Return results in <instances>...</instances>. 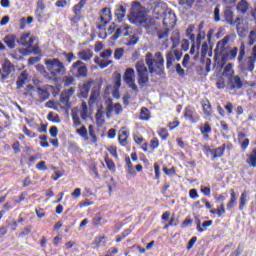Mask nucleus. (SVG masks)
I'll list each match as a JSON object with an SVG mask.
<instances>
[{
	"label": "nucleus",
	"mask_w": 256,
	"mask_h": 256,
	"mask_svg": "<svg viewBox=\"0 0 256 256\" xmlns=\"http://www.w3.org/2000/svg\"><path fill=\"white\" fill-rule=\"evenodd\" d=\"M80 117L83 119V121H87V117H89V108L87 107V102L85 101H82L81 104Z\"/></svg>",
	"instance_id": "cd10ccee"
},
{
	"label": "nucleus",
	"mask_w": 256,
	"mask_h": 256,
	"mask_svg": "<svg viewBox=\"0 0 256 256\" xmlns=\"http://www.w3.org/2000/svg\"><path fill=\"white\" fill-rule=\"evenodd\" d=\"M45 0H38L36 3L35 15L37 19H43V11H45Z\"/></svg>",
	"instance_id": "4be33fe9"
},
{
	"label": "nucleus",
	"mask_w": 256,
	"mask_h": 256,
	"mask_svg": "<svg viewBox=\"0 0 256 256\" xmlns=\"http://www.w3.org/2000/svg\"><path fill=\"white\" fill-rule=\"evenodd\" d=\"M158 135L161 137V139H163L165 141L167 139V137H169V132L167 131V129L161 128L158 131Z\"/></svg>",
	"instance_id": "6e6d98bb"
},
{
	"label": "nucleus",
	"mask_w": 256,
	"mask_h": 256,
	"mask_svg": "<svg viewBox=\"0 0 256 256\" xmlns=\"http://www.w3.org/2000/svg\"><path fill=\"white\" fill-rule=\"evenodd\" d=\"M234 25H236L237 33L240 37H245V35H247V30L240 25L239 21L238 24Z\"/></svg>",
	"instance_id": "a18cd8bd"
},
{
	"label": "nucleus",
	"mask_w": 256,
	"mask_h": 256,
	"mask_svg": "<svg viewBox=\"0 0 256 256\" xmlns=\"http://www.w3.org/2000/svg\"><path fill=\"white\" fill-rule=\"evenodd\" d=\"M237 53H239V48L237 47H234L232 49H226L224 52L221 53L222 61L224 63H227V61H233V59H236Z\"/></svg>",
	"instance_id": "4468645a"
},
{
	"label": "nucleus",
	"mask_w": 256,
	"mask_h": 256,
	"mask_svg": "<svg viewBox=\"0 0 256 256\" xmlns=\"http://www.w3.org/2000/svg\"><path fill=\"white\" fill-rule=\"evenodd\" d=\"M201 133H202L203 135H205V134H207V133H211V126L209 125V122H206V123L204 124V127L201 128Z\"/></svg>",
	"instance_id": "e2e57ef3"
},
{
	"label": "nucleus",
	"mask_w": 256,
	"mask_h": 256,
	"mask_svg": "<svg viewBox=\"0 0 256 256\" xmlns=\"http://www.w3.org/2000/svg\"><path fill=\"white\" fill-rule=\"evenodd\" d=\"M75 83V78L73 76H66L64 78V87H69Z\"/></svg>",
	"instance_id": "864d4df0"
},
{
	"label": "nucleus",
	"mask_w": 256,
	"mask_h": 256,
	"mask_svg": "<svg viewBox=\"0 0 256 256\" xmlns=\"http://www.w3.org/2000/svg\"><path fill=\"white\" fill-rule=\"evenodd\" d=\"M175 23H177V16H175V12L172 10H166L163 18L164 27L173 29L175 27Z\"/></svg>",
	"instance_id": "f8f14e48"
},
{
	"label": "nucleus",
	"mask_w": 256,
	"mask_h": 256,
	"mask_svg": "<svg viewBox=\"0 0 256 256\" xmlns=\"http://www.w3.org/2000/svg\"><path fill=\"white\" fill-rule=\"evenodd\" d=\"M246 203H247V194L243 192L240 197V206H239L240 211H243V207H245Z\"/></svg>",
	"instance_id": "3c124183"
},
{
	"label": "nucleus",
	"mask_w": 256,
	"mask_h": 256,
	"mask_svg": "<svg viewBox=\"0 0 256 256\" xmlns=\"http://www.w3.org/2000/svg\"><path fill=\"white\" fill-rule=\"evenodd\" d=\"M75 94V87H71L70 89L62 92L60 96V105H62L63 109H69L71 107V102L69 100Z\"/></svg>",
	"instance_id": "9b49d317"
},
{
	"label": "nucleus",
	"mask_w": 256,
	"mask_h": 256,
	"mask_svg": "<svg viewBox=\"0 0 256 256\" xmlns=\"http://www.w3.org/2000/svg\"><path fill=\"white\" fill-rule=\"evenodd\" d=\"M129 19L134 25H143L145 23V10L141 8V4L135 3L131 8Z\"/></svg>",
	"instance_id": "20e7f679"
},
{
	"label": "nucleus",
	"mask_w": 256,
	"mask_h": 256,
	"mask_svg": "<svg viewBox=\"0 0 256 256\" xmlns=\"http://www.w3.org/2000/svg\"><path fill=\"white\" fill-rule=\"evenodd\" d=\"M135 68L138 75V84L141 87H145L149 83V68H147L143 60L138 61Z\"/></svg>",
	"instance_id": "7ed1b4c3"
},
{
	"label": "nucleus",
	"mask_w": 256,
	"mask_h": 256,
	"mask_svg": "<svg viewBox=\"0 0 256 256\" xmlns=\"http://www.w3.org/2000/svg\"><path fill=\"white\" fill-rule=\"evenodd\" d=\"M3 41L9 49H15V43H17V36L15 34H8L4 37Z\"/></svg>",
	"instance_id": "412c9836"
},
{
	"label": "nucleus",
	"mask_w": 256,
	"mask_h": 256,
	"mask_svg": "<svg viewBox=\"0 0 256 256\" xmlns=\"http://www.w3.org/2000/svg\"><path fill=\"white\" fill-rule=\"evenodd\" d=\"M17 43L23 47H33L35 37L31 36V33L22 34L20 39L17 40Z\"/></svg>",
	"instance_id": "2eb2a0df"
},
{
	"label": "nucleus",
	"mask_w": 256,
	"mask_h": 256,
	"mask_svg": "<svg viewBox=\"0 0 256 256\" xmlns=\"http://www.w3.org/2000/svg\"><path fill=\"white\" fill-rule=\"evenodd\" d=\"M119 143L122 145V147H125L127 145V132L123 131L119 134Z\"/></svg>",
	"instance_id": "ea45409f"
},
{
	"label": "nucleus",
	"mask_w": 256,
	"mask_h": 256,
	"mask_svg": "<svg viewBox=\"0 0 256 256\" xmlns=\"http://www.w3.org/2000/svg\"><path fill=\"white\" fill-rule=\"evenodd\" d=\"M139 40V38H137V35H135V31H133V34L130 35V40L127 42L126 45H135L137 43V41Z\"/></svg>",
	"instance_id": "4d7b16f0"
},
{
	"label": "nucleus",
	"mask_w": 256,
	"mask_h": 256,
	"mask_svg": "<svg viewBox=\"0 0 256 256\" xmlns=\"http://www.w3.org/2000/svg\"><path fill=\"white\" fill-rule=\"evenodd\" d=\"M76 133L80 135V137H83V139H89V136H87V128L85 126H82L81 128L77 129Z\"/></svg>",
	"instance_id": "79ce46f5"
},
{
	"label": "nucleus",
	"mask_w": 256,
	"mask_h": 256,
	"mask_svg": "<svg viewBox=\"0 0 256 256\" xmlns=\"http://www.w3.org/2000/svg\"><path fill=\"white\" fill-rule=\"evenodd\" d=\"M150 117H151V114H149V109L142 107L140 112V119L142 121H149Z\"/></svg>",
	"instance_id": "c9c22d12"
},
{
	"label": "nucleus",
	"mask_w": 256,
	"mask_h": 256,
	"mask_svg": "<svg viewBox=\"0 0 256 256\" xmlns=\"http://www.w3.org/2000/svg\"><path fill=\"white\" fill-rule=\"evenodd\" d=\"M133 31H135V29H133V27L130 25L122 24L116 29L114 35L112 36V40L117 41L119 37H127L129 35H133Z\"/></svg>",
	"instance_id": "1a4fd4ad"
},
{
	"label": "nucleus",
	"mask_w": 256,
	"mask_h": 256,
	"mask_svg": "<svg viewBox=\"0 0 256 256\" xmlns=\"http://www.w3.org/2000/svg\"><path fill=\"white\" fill-rule=\"evenodd\" d=\"M229 41H231V35L225 36L222 40L217 42L216 49L220 54L224 53L229 49Z\"/></svg>",
	"instance_id": "f3484780"
},
{
	"label": "nucleus",
	"mask_w": 256,
	"mask_h": 256,
	"mask_svg": "<svg viewBox=\"0 0 256 256\" xmlns=\"http://www.w3.org/2000/svg\"><path fill=\"white\" fill-rule=\"evenodd\" d=\"M238 63L245 59V43H241L239 47V54H238Z\"/></svg>",
	"instance_id": "58836bf2"
},
{
	"label": "nucleus",
	"mask_w": 256,
	"mask_h": 256,
	"mask_svg": "<svg viewBox=\"0 0 256 256\" xmlns=\"http://www.w3.org/2000/svg\"><path fill=\"white\" fill-rule=\"evenodd\" d=\"M236 9L238 13H242V15H245V13L249 11V2H247V0H241L240 2H238Z\"/></svg>",
	"instance_id": "b1692460"
},
{
	"label": "nucleus",
	"mask_w": 256,
	"mask_h": 256,
	"mask_svg": "<svg viewBox=\"0 0 256 256\" xmlns=\"http://www.w3.org/2000/svg\"><path fill=\"white\" fill-rule=\"evenodd\" d=\"M78 57L81 61L89 62L93 59V50L85 49L78 52Z\"/></svg>",
	"instance_id": "aec40b11"
},
{
	"label": "nucleus",
	"mask_w": 256,
	"mask_h": 256,
	"mask_svg": "<svg viewBox=\"0 0 256 256\" xmlns=\"http://www.w3.org/2000/svg\"><path fill=\"white\" fill-rule=\"evenodd\" d=\"M124 53H125V50L123 48H117L114 51V59L119 61V59H121V57H123Z\"/></svg>",
	"instance_id": "8fccbe9b"
},
{
	"label": "nucleus",
	"mask_w": 256,
	"mask_h": 256,
	"mask_svg": "<svg viewBox=\"0 0 256 256\" xmlns=\"http://www.w3.org/2000/svg\"><path fill=\"white\" fill-rule=\"evenodd\" d=\"M105 239V236L96 237L94 239L93 245L96 247H101V243H103V240Z\"/></svg>",
	"instance_id": "69168bd1"
},
{
	"label": "nucleus",
	"mask_w": 256,
	"mask_h": 256,
	"mask_svg": "<svg viewBox=\"0 0 256 256\" xmlns=\"http://www.w3.org/2000/svg\"><path fill=\"white\" fill-rule=\"evenodd\" d=\"M127 12V10L122 6H118V8L115 11V15L118 19H123L125 17V13Z\"/></svg>",
	"instance_id": "e433bc0d"
},
{
	"label": "nucleus",
	"mask_w": 256,
	"mask_h": 256,
	"mask_svg": "<svg viewBox=\"0 0 256 256\" xmlns=\"http://www.w3.org/2000/svg\"><path fill=\"white\" fill-rule=\"evenodd\" d=\"M125 162H126V165H127L128 173H130V174L135 173V169L133 168V163H131V158L126 157Z\"/></svg>",
	"instance_id": "603ef678"
},
{
	"label": "nucleus",
	"mask_w": 256,
	"mask_h": 256,
	"mask_svg": "<svg viewBox=\"0 0 256 256\" xmlns=\"http://www.w3.org/2000/svg\"><path fill=\"white\" fill-rule=\"evenodd\" d=\"M224 75H225V77H232L233 76V64H227L225 66Z\"/></svg>",
	"instance_id": "37998d69"
},
{
	"label": "nucleus",
	"mask_w": 256,
	"mask_h": 256,
	"mask_svg": "<svg viewBox=\"0 0 256 256\" xmlns=\"http://www.w3.org/2000/svg\"><path fill=\"white\" fill-rule=\"evenodd\" d=\"M145 63L150 75H162L165 69V58H163L161 52H156L154 58L153 53L147 52L145 55Z\"/></svg>",
	"instance_id": "f257e3e1"
},
{
	"label": "nucleus",
	"mask_w": 256,
	"mask_h": 256,
	"mask_svg": "<svg viewBox=\"0 0 256 256\" xmlns=\"http://www.w3.org/2000/svg\"><path fill=\"white\" fill-rule=\"evenodd\" d=\"M173 63H175V54L173 51H169L166 54V67L167 69H171L173 67Z\"/></svg>",
	"instance_id": "c85d7f7f"
},
{
	"label": "nucleus",
	"mask_w": 256,
	"mask_h": 256,
	"mask_svg": "<svg viewBox=\"0 0 256 256\" xmlns=\"http://www.w3.org/2000/svg\"><path fill=\"white\" fill-rule=\"evenodd\" d=\"M91 85H93V82L91 81L86 82L82 85V87L80 88V93L78 94L79 99H87L89 97Z\"/></svg>",
	"instance_id": "a211bd4d"
},
{
	"label": "nucleus",
	"mask_w": 256,
	"mask_h": 256,
	"mask_svg": "<svg viewBox=\"0 0 256 256\" xmlns=\"http://www.w3.org/2000/svg\"><path fill=\"white\" fill-rule=\"evenodd\" d=\"M69 73L74 77H87L89 75V69H87L85 62L77 60L71 65Z\"/></svg>",
	"instance_id": "423d86ee"
},
{
	"label": "nucleus",
	"mask_w": 256,
	"mask_h": 256,
	"mask_svg": "<svg viewBox=\"0 0 256 256\" xmlns=\"http://www.w3.org/2000/svg\"><path fill=\"white\" fill-rule=\"evenodd\" d=\"M123 79L132 91H139V88L135 85V70L133 68L126 69Z\"/></svg>",
	"instance_id": "9d476101"
},
{
	"label": "nucleus",
	"mask_w": 256,
	"mask_h": 256,
	"mask_svg": "<svg viewBox=\"0 0 256 256\" xmlns=\"http://www.w3.org/2000/svg\"><path fill=\"white\" fill-rule=\"evenodd\" d=\"M203 111L204 115L207 117H211L212 109H211V104H203Z\"/></svg>",
	"instance_id": "5fc2aeb1"
},
{
	"label": "nucleus",
	"mask_w": 256,
	"mask_h": 256,
	"mask_svg": "<svg viewBox=\"0 0 256 256\" xmlns=\"http://www.w3.org/2000/svg\"><path fill=\"white\" fill-rule=\"evenodd\" d=\"M20 23H21L20 29H25V23H27L28 25H31V23H33V17L29 16L27 19L21 18Z\"/></svg>",
	"instance_id": "49530a36"
},
{
	"label": "nucleus",
	"mask_w": 256,
	"mask_h": 256,
	"mask_svg": "<svg viewBox=\"0 0 256 256\" xmlns=\"http://www.w3.org/2000/svg\"><path fill=\"white\" fill-rule=\"evenodd\" d=\"M47 119L48 121H52V123H61V118H59V115L54 112H49Z\"/></svg>",
	"instance_id": "4c0bfd02"
},
{
	"label": "nucleus",
	"mask_w": 256,
	"mask_h": 256,
	"mask_svg": "<svg viewBox=\"0 0 256 256\" xmlns=\"http://www.w3.org/2000/svg\"><path fill=\"white\" fill-rule=\"evenodd\" d=\"M63 56L65 57L67 63L71 64L73 61H75L76 57L75 54L69 52H63Z\"/></svg>",
	"instance_id": "de8ad7c7"
},
{
	"label": "nucleus",
	"mask_w": 256,
	"mask_h": 256,
	"mask_svg": "<svg viewBox=\"0 0 256 256\" xmlns=\"http://www.w3.org/2000/svg\"><path fill=\"white\" fill-rule=\"evenodd\" d=\"M170 31H171V28H167V26H165L164 28L159 27L156 32V36L160 41L165 39V41L162 44V47L164 49H167V47H169V44H168L169 40L167 38L169 37Z\"/></svg>",
	"instance_id": "ddd939ff"
},
{
	"label": "nucleus",
	"mask_w": 256,
	"mask_h": 256,
	"mask_svg": "<svg viewBox=\"0 0 256 256\" xmlns=\"http://www.w3.org/2000/svg\"><path fill=\"white\" fill-rule=\"evenodd\" d=\"M36 70L38 71V73L43 75V77H45V79H47L48 81H53L55 79L53 78V76L49 75V72H47L45 66H43L42 64H37Z\"/></svg>",
	"instance_id": "393cba45"
},
{
	"label": "nucleus",
	"mask_w": 256,
	"mask_h": 256,
	"mask_svg": "<svg viewBox=\"0 0 256 256\" xmlns=\"http://www.w3.org/2000/svg\"><path fill=\"white\" fill-rule=\"evenodd\" d=\"M256 42V32L255 30L250 31L249 34V45H254Z\"/></svg>",
	"instance_id": "052dcab7"
},
{
	"label": "nucleus",
	"mask_w": 256,
	"mask_h": 256,
	"mask_svg": "<svg viewBox=\"0 0 256 256\" xmlns=\"http://www.w3.org/2000/svg\"><path fill=\"white\" fill-rule=\"evenodd\" d=\"M111 9L104 8L102 9V12L100 13V17L97 21V29L100 31H105V27H107L108 23H111Z\"/></svg>",
	"instance_id": "0eeeda50"
},
{
	"label": "nucleus",
	"mask_w": 256,
	"mask_h": 256,
	"mask_svg": "<svg viewBox=\"0 0 256 256\" xmlns=\"http://www.w3.org/2000/svg\"><path fill=\"white\" fill-rule=\"evenodd\" d=\"M94 63L96 64V65H98V67H100V69H107V66L108 65H111V64H113V60H108V59H100L99 58V56H96L95 58H94Z\"/></svg>",
	"instance_id": "5701e85b"
},
{
	"label": "nucleus",
	"mask_w": 256,
	"mask_h": 256,
	"mask_svg": "<svg viewBox=\"0 0 256 256\" xmlns=\"http://www.w3.org/2000/svg\"><path fill=\"white\" fill-rule=\"evenodd\" d=\"M105 163L109 171H113L115 169V162H113V160L106 158Z\"/></svg>",
	"instance_id": "bf43d9fd"
},
{
	"label": "nucleus",
	"mask_w": 256,
	"mask_h": 256,
	"mask_svg": "<svg viewBox=\"0 0 256 256\" xmlns=\"http://www.w3.org/2000/svg\"><path fill=\"white\" fill-rule=\"evenodd\" d=\"M200 191L203 193V195H205V197H209V195H211V188L207 186H201Z\"/></svg>",
	"instance_id": "680f3d73"
},
{
	"label": "nucleus",
	"mask_w": 256,
	"mask_h": 256,
	"mask_svg": "<svg viewBox=\"0 0 256 256\" xmlns=\"http://www.w3.org/2000/svg\"><path fill=\"white\" fill-rule=\"evenodd\" d=\"M28 76L29 75L27 74L26 71H24L20 74V76L18 77L17 82H16L17 89H21V87H23V85H25V82L27 81Z\"/></svg>",
	"instance_id": "bb28decb"
},
{
	"label": "nucleus",
	"mask_w": 256,
	"mask_h": 256,
	"mask_svg": "<svg viewBox=\"0 0 256 256\" xmlns=\"http://www.w3.org/2000/svg\"><path fill=\"white\" fill-rule=\"evenodd\" d=\"M2 71L6 73V75H11V73L15 71V66H13V63H11V61L6 60L2 64Z\"/></svg>",
	"instance_id": "a878e982"
},
{
	"label": "nucleus",
	"mask_w": 256,
	"mask_h": 256,
	"mask_svg": "<svg viewBox=\"0 0 256 256\" xmlns=\"http://www.w3.org/2000/svg\"><path fill=\"white\" fill-rule=\"evenodd\" d=\"M111 55H113V50H111L110 48L100 53V57L102 59H107V60L111 57Z\"/></svg>",
	"instance_id": "09e8293b"
},
{
	"label": "nucleus",
	"mask_w": 256,
	"mask_h": 256,
	"mask_svg": "<svg viewBox=\"0 0 256 256\" xmlns=\"http://www.w3.org/2000/svg\"><path fill=\"white\" fill-rule=\"evenodd\" d=\"M184 117H185V119H188V121H190V123L197 122V120H195V117H193V110L191 109V107H187L185 109Z\"/></svg>",
	"instance_id": "72a5a7b5"
},
{
	"label": "nucleus",
	"mask_w": 256,
	"mask_h": 256,
	"mask_svg": "<svg viewBox=\"0 0 256 256\" xmlns=\"http://www.w3.org/2000/svg\"><path fill=\"white\" fill-rule=\"evenodd\" d=\"M145 28L148 35H152L153 37L157 35V31L159 30V26H157L156 24H146Z\"/></svg>",
	"instance_id": "c756f323"
},
{
	"label": "nucleus",
	"mask_w": 256,
	"mask_h": 256,
	"mask_svg": "<svg viewBox=\"0 0 256 256\" xmlns=\"http://www.w3.org/2000/svg\"><path fill=\"white\" fill-rule=\"evenodd\" d=\"M228 86L231 91L241 89L243 87V81H241V77H239V75L230 76Z\"/></svg>",
	"instance_id": "dca6fc26"
},
{
	"label": "nucleus",
	"mask_w": 256,
	"mask_h": 256,
	"mask_svg": "<svg viewBox=\"0 0 256 256\" xmlns=\"http://www.w3.org/2000/svg\"><path fill=\"white\" fill-rule=\"evenodd\" d=\"M114 83H115V88L116 89H119V87H121V73H118V72L115 73Z\"/></svg>",
	"instance_id": "13d9d810"
},
{
	"label": "nucleus",
	"mask_w": 256,
	"mask_h": 256,
	"mask_svg": "<svg viewBox=\"0 0 256 256\" xmlns=\"http://www.w3.org/2000/svg\"><path fill=\"white\" fill-rule=\"evenodd\" d=\"M204 153H206L207 155H212V157H214L215 149H212L211 147L205 145L204 146Z\"/></svg>",
	"instance_id": "338daca9"
},
{
	"label": "nucleus",
	"mask_w": 256,
	"mask_h": 256,
	"mask_svg": "<svg viewBox=\"0 0 256 256\" xmlns=\"http://www.w3.org/2000/svg\"><path fill=\"white\" fill-rule=\"evenodd\" d=\"M247 163L251 167H256V148H254L252 150V152L250 153V155H249V157L247 159Z\"/></svg>",
	"instance_id": "f704fd0d"
},
{
	"label": "nucleus",
	"mask_w": 256,
	"mask_h": 256,
	"mask_svg": "<svg viewBox=\"0 0 256 256\" xmlns=\"http://www.w3.org/2000/svg\"><path fill=\"white\" fill-rule=\"evenodd\" d=\"M179 225V220L172 216L170 222L164 226V229H169V227H177Z\"/></svg>",
	"instance_id": "c03bdc74"
},
{
	"label": "nucleus",
	"mask_w": 256,
	"mask_h": 256,
	"mask_svg": "<svg viewBox=\"0 0 256 256\" xmlns=\"http://www.w3.org/2000/svg\"><path fill=\"white\" fill-rule=\"evenodd\" d=\"M99 90L97 89H93L88 101V104L91 105H95V103H97V99H99Z\"/></svg>",
	"instance_id": "2f4dec72"
},
{
	"label": "nucleus",
	"mask_w": 256,
	"mask_h": 256,
	"mask_svg": "<svg viewBox=\"0 0 256 256\" xmlns=\"http://www.w3.org/2000/svg\"><path fill=\"white\" fill-rule=\"evenodd\" d=\"M36 169H39V171H47V165L45 161H40L38 164H36Z\"/></svg>",
	"instance_id": "0e129e2a"
},
{
	"label": "nucleus",
	"mask_w": 256,
	"mask_h": 256,
	"mask_svg": "<svg viewBox=\"0 0 256 256\" xmlns=\"http://www.w3.org/2000/svg\"><path fill=\"white\" fill-rule=\"evenodd\" d=\"M103 113V106H100L95 115L97 121L103 118Z\"/></svg>",
	"instance_id": "774afa93"
},
{
	"label": "nucleus",
	"mask_w": 256,
	"mask_h": 256,
	"mask_svg": "<svg viewBox=\"0 0 256 256\" xmlns=\"http://www.w3.org/2000/svg\"><path fill=\"white\" fill-rule=\"evenodd\" d=\"M105 103H106L107 119H111V115H113V111L115 115H121V113H123V106L121 105V103L113 104L112 99H107Z\"/></svg>",
	"instance_id": "6e6552de"
},
{
	"label": "nucleus",
	"mask_w": 256,
	"mask_h": 256,
	"mask_svg": "<svg viewBox=\"0 0 256 256\" xmlns=\"http://www.w3.org/2000/svg\"><path fill=\"white\" fill-rule=\"evenodd\" d=\"M44 65L52 77H61L67 71L65 64L59 58L45 59Z\"/></svg>",
	"instance_id": "f03ea898"
},
{
	"label": "nucleus",
	"mask_w": 256,
	"mask_h": 256,
	"mask_svg": "<svg viewBox=\"0 0 256 256\" xmlns=\"http://www.w3.org/2000/svg\"><path fill=\"white\" fill-rule=\"evenodd\" d=\"M255 63H256V45L252 47L250 56L246 57L244 60L239 62V67L241 71H249L250 73H253L255 69Z\"/></svg>",
	"instance_id": "39448f33"
},
{
	"label": "nucleus",
	"mask_w": 256,
	"mask_h": 256,
	"mask_svg": "<svg viewBox=\"0 0 256 256\" xmlns=\"http://www.w3.org/2000/svg\"><path fill=\"white\" fill-rule=\"evenodd\" d=\"M230 193H231V197H230V200L227 204V209L228 210L233 209L235 207V203H237V196L235 195V190L231 189Z\"/></svg>",
	"instance_id": "7c9ffc66"
},
{
	"label": "nucleus",
	"mask_w": 256,
	"mask_h": 256,
	"mask_svg": "<svg viewBox=\"0 0 256 256\" xmlns=\"http://www.w3.org/2000/svg\"><path fill=\"white\" fill-rule=\"evenodd\" d=\"M224 17L229 25H238V22L241 21V18H236V20H233V12L229 7L224 10Z\"/></svg>",
	"instance_id": "6ab92c4d"
},
{
	"label": "nucleus",
	"mask_w": 256,
	"mask_h": 256,
	"mask_svg": "<svg viewBox=\"0 0 256 256\" xmlns=\"http://www.w3.org/2000/svg\"><path fill=\"white\" fill-rule=\"evenodd\" d=\"M37 91L40 97V103H43V101H47V99H49L50 94L47 90H44L43 88H37Z\"/></svg>",
	"instance_id": "473e14b6"
},
{
	"label": "nucleus",
	"mask_w": 256,
	"mask_h": 256,
	"mask_svg": "<svg viewBox=\"0 0 256 256\" xmlns=\"http://www.w3.org/2000/svg\"><path fill=\"white\" fill-rule=\"evenodd\" d=\"M223 153H225V145H223L222 147L215 148L213 159H217V157H222Z\"/></svg>",
	"instance_id": "a19ab883"
}]
</instances>
